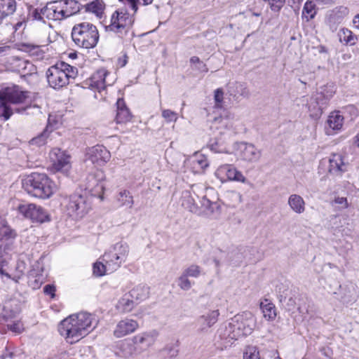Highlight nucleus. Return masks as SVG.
Listing matches in <instances>:
<instances>
[{"label":"nucleus","mask_w":359,"mask_h":359,"mask_svg":"<svg viewBox=\"0 0 359 359\" xmlns=\"http://www.w3.org/2000/svg\"><path fill=\"white\" fill-rule=\"evenodd\" d=\"M344 123V117L339 111H334L330 114L327 119V124L333 130H339Z\"/></svg>","instance_id":"42"},{"label":"nucleus","mask_w":359,"mask_h":359,"mask_svg":"<svg viewBox=\"0 0 359 359\" xmlns=\"http://www.w3.org/2000/svg\"><path fill=\"white\" fill-rule=\"evenodd\" d=\"M27 94V92L22 90L18 86L6 88L0 95V118L8 120L15 112V108L22 107L16 105L25 100Z\"/></svg>","instance_id":"4"},{"label":"nucleus","mask_w":359,"mask_h":359,"mask_svg":"<svg viewBox=\"0 0 359 359\" xmlns=\"http://www.w3.org/2000/svg\"><path fill=\"white\" fill-rule=\"evenodd\" d=\"M190 63L192 69L200 73H206L208 72L207 65L197 56L191 57L190 58Z\"/></svg>","instance_id":"51"},{"label":"nucleus","mask_w":359,"mask_h":359,"mask_svg":"<svg viewBox=\"0 0 359 359\" xmlns=\"http://www.w3.org/2000/svg\"><path fill=\"white\" fill-rule=\"evenodd\" d=\"M228 197L233 203V206L238 205L242 203L243 197L241 193L236 191H231L228 192Z\"/></svg>","instance_id":"57"},{"label":"nucleus","mask_w":359,"mask_h":359,"mask_svg":"<svg viewBox=\"0 0 359 359\" xmlns=\"http://www.w3.org/2000/svg\"><path fill=\"white\" fill-rule=\"evenodd\" d=\"M306 106L310 116L312 118H318L322 114L323 109L326 104L323 102L321 94H314L308 100Z\"/></svg>","instance_id":"26"},{"label":"nucleus","mask_w":359,"mask_h":359,"mask_svg":"<svg viewBox=\"0 0 359 359\" xmlns=\"http://www.w3.org/2000/svg\"><path fill=\"white\" fill-rule=\"evenodd\" d=\"M139 327L138 323L133 319L126 318L116 325L113 334L116 338H121L135 332Z\"/></svg>","instance_id":"22"},{"label":"nucleus","mask_w":359,"mask_h":359,"mask_svg":"<svg viewBox=\"0 0 359 359\" xmlns=\"http://www.w3.org/2000/svg\"><path fill=\"white\" fill-rule=\"evenodd\" d=\"M114 271H110L108 269V263L107 262H97L93 264V273L97 276H102L107 273H111Z\"/></svg>","instance_id":"45"},{"label":"nucleus","mask_w":359,"mask_h":359,"mask_svg":"<svg viewBox=\"0 0 359 359\" xmlns=\"http://www.w3.org/2000/svg\"><path fill=\"white\" fill-rule=\"evenodd\" d=\"M319 5H331L335 2V0H315Z\"/></svg>","instance_id":"64"},{"label":"nucleus","mask_w":359,"mask_h":359,"mask_svg":"<svg viewBox=\"0 0 359 359\" xmlns=\"http://www.w3.org/2000/svg\"><path fill=\"white\" fill-rule=\"evenodd\" d=\"M11 323L7 324L8 329L16 334H20L24 330L23 324L20 320H10Z\"/></svg>","instance_id":"54"},{"label":"nucleus","mask_w":359,"mask_h":359,"mask_svg":"<svg viewBox=\"0 0 359 359\" xmlns=\"http://www.w3.org/2000/svg\"><path fill=\"white\" fill-rule=\"evenodd\" d=\"M137 304L130 296L128 293H126L118 300L116 307L121 313H127L131 311Z\"/></svg>","instance_id":"33"},{"label":"nucleus","mask_w":359,"mask_h":359,"mask_svg":"<svg viewBox=\"0 0 359 359\" xmlns=\"http://www.w3.org/2000/svg\"><path fill=\"white\" fill-rule=\"evenodd\" d=\"M58 331L71 344L79 341L86 336L85 331H82L71 316L61 322Z\"/></svg>","instance_id":"11"},{"label":"nucleus","mask_w":359,"mask_h":359,"mask_svg":"<svg viewBox=\"0 0 359 359\" xmlns=\"http://www.w3.org/2000/svg\"><path fill=\"white\" fill-rule=\"evenodd\" d=\"M24 190L29 195L41 198H49L55 191L56 185L45 173L32 172L22 180Z\"/></svg>","instance_id":"2"},{"label":"nucleus","mask_w":359,"mask_h":359,"mask_svg":"<svg viewBox=\"0 0 359 359\" xmlns=\"http://www.w3.org/2000/svg\"><path fill=\"white\" fill-rule=\"evenodd\" d=\"M77 75V68L65 62H57L50 66L46 72L49 86L55 90L67 86Z\"/></svg>","instance_id":"3"},{"label":"nucleus","mask_w":359,"mask_h":359,"mask_svg":"<svg viewBox=\"0 0 359 359\" xmlns=\"http://www.w3.org/2000/svg\"><path fill=\"white\" fill-rule=\"evenodd\" d=\"M149 287L144 285H138L133 287L129 292L130 296L137 304L145 300L149 297Z\"/></svg>","instance_id":"34"},{"label":"nucleus","mask_w":359,"mask_h":359,"mask_svg":"<svg viewBox=\"0 0 359 359\" xmlns=\"http://www.w3.org/2000/svg\"><path fill=\"white\" fill-rule=\"evenodd\" d=\"M18 212L32 222L43 223L50 220L48 212L41 206L33 203L21 204L18 208Z\"/></svg>","instance_id":"14"},{"label":"nucleus","mask_w":359,"mask_h":359,"mask_svg":"<svg viewBox=\"0 0 359 359\" xmlns=\"http://www.w3.org/2000/svg\"><path fill=\"white\" fill-rule=\"evenodd\" d=\"M16 236L15 230L10 226L6 217L0 215V241L13 240Z\"/></svg>","instance_id":"30"},{"label":"nucleus","mask_w":359,"mask_h":359,"mask_svg":"<svg viewBox=\"0 0 359 359\" xmlns=\"http://www.w3.org/2000/svg\"><path fill=\"white\" fill-rule=\"evenodd\" d=\"M28 278V285L33 289L39 288L44 281L43 275H36L34 271L30 272Z\"/></svg>","instance_id":"47"},{"label":"nucleus","mask_w":359,"mask_h":359,"mask_svg":"<svg viewBox=\"0 0 359 359\" xmlns=\"http://www.w3.org/2000/svg\"><path fill=\"white\" fill-rule=\"evenodd\" d=\"M43 292L46 294L49 295L51 298H54L55 295V287L53 285H46L43 287Z\"/></svg>","instance_id":"62"},{"label":"nucleus","mask_w":359,"mask_h":359,"mask_svg":"<svg viewBox=\"0 0 359 359\" xmlns=\"http://www.w3.org/2000/svg\"><path fill=\"white\" fill-rule=\"evenodd\" d=\"M233 149L241 159L249 163L258 161L262 156L261 151L255 145L244 142H235Z\"/></svg>","instance_id":"17"},{"label":"nucleus","mask_w":359,"mask_h":359,"mask_svg":"<svg viewBox=\"0 0 359 359\" xmlns=\"http://www.w3.org/2000/svg\"><path fill=\"white\" fill-rule=\"evenodd\" d=\"M162 116L167 122H176L178 118L177 113L170 109H163Z\"/></svg>","instance_id":"55"},{"label":"nucleus","mask_w":359,"mask_h":359,"mask_svg":"<svg viewBox=\"0 0 359 359\" xmlns=\"http://www.w3.org/2000/svg\"><path fill=\"white\" fill-rule=\"evenodd\" d=\"M53 129L50 125V116L48 118V123L43 131L36 137L32 138L29 141V144L32 146L41 147L48 143V139L51 135Z\"/></svg>","instance_id":"31"},{"label":"nucleus","mask_w":359,"mask_h":359,"mask_svg":"<svg viewBox=\"0 0 359 359\" xmlns=\"http://www.w3.org/2000/svg\"><path fill=\"white\" fill-rule=\"evenodd\" d=\"M335 93V90L334 89V86H325L321 88L320 92H317L316 94H321L323 95V102L327 104V102L330 100L331 97Z\"/></svg>","instance_id":"52"},{"label":"nucleus","mask_w":359,"mask_h":359,"mask_svg":"<svg viewBox=\"0 0 359 359\" xmlns=\"http://www.w3.org/2000/svg\"><path fill=\"white\" fill-rule=\"evenodd\" d=\"M15 112L27 115H37L41 113V108L37 104H29L21 108H15Z\"/></svg>","instance_id":"48"},{"label":"nucleus","mask_w":359,"mask_h":359,"mask_svg":"<svg viewBox=\"0 0 359 359\" xmlns=\"http://www.w3.org/2000/svg\"><path fill=\"white\" fill-rule=\"evenodd\" d=\"M338 34L341 42H344L345 43L350 45L355 44L356 38L351 30L343 28L340 29Z\"/></svg>","instance_id":"44"},{"label":"nucleus","mask_w":359,"mask_h":359,"mask_svg":"<svg viewBox=\"0 0 359 359\" xmlns=\"http://www.w3.org/2000/svg\"><path fill=\"white\" fill-rule=\"evenodd\" d=\"M334 203L340 205L341 209L347 208L349 205L346 197L337 196L334 198Z\"/></svg>","instance_id":"60"},{"label":"nucleus","mask_w":359,"mask_h":359,"mask_svg":"<svg viewBox=\"0 0 359 359\" xmlns=\"http://www.w3.org/2000/svg\"><path fill=\"white\" fill-rule=\"evenodd\" d=\"M255 324L256 319L254 315L250 312H243L235 316L224 327L220 328L219 334L221 339L230 343L231 340L250 334L255 329Z\"/></svg>","instance_id":"1"},{"label":"nucleus","mask_w":359,"mask_h":359,"mask_svg":"<svg viewBox=\"0 0 359 359\" xmlns=\"http://www.w3.org/2000/svg\"><path fill=\"white\" fill-rule=\"evenodd\" d=\"M43 12V8H41L40 10H39L38 8H35L32 11L31 13L32 18L36 20H43V18L46 17L44 16Z\"/></svg>","instance_id":"59"},{"label":"nucleus","mask_w":359,"mask_h":359,"mask_svg":"<svg viewBox=\"0 0 359 359\" xmlns=\"http://www.w3.org/2000/svg\"><path fill=\"white\" fill-rule=\"evenodd\" d=\"M203 199H204L205 202L203 203V205L207 206L208 208L211 209L212 211H213V209L215 208H219V205H217V203H212L210 201H209L208 199H206L205 198Z\"/></svg>","instance_id":"63"},{"label":"nucleus","mask_w":359,"mask_h":359,"mask_svg":"<svg viewBox=\"0 0 359 359\" xmlns=\"http://www.w3.org/2000/svg\"><path fill=\"white\" fill-rule=\"evenodd\" d=\"M133 23V15L128 13L126 10L120 8L113 13L107 29L123 38L128 33Z\"/></svg>","instance_id":"7"},{"label":"nucleus","mask_w":359,"mask_h":359,"mask_svg":"<svg viewBox=\"0 0 359 359\" xmlns=\"http://www.w3.org/2000/svg\"><path fill=\"white\" fill-rule=\"evenodd\" d=\"M116 201L120 206L131 208L134 204L133 196L128 190H121L116 196Z\"/></svg>","instance_id":"40"},{"label":"nucleus","mask_w":359,"mask_h":359,"mask_svg":"<svg viewBox=\"0 0 359 359\" xmlns=\"http://www.w3.org/2000/svg\"><path fill=\"white\" fill-rule=\"evenodd\" d=\"M202 274V269L197 264H190L185 267L181 275L177 280V285L179 287L184 290H189L194 285V282L191 281L189 278H198Z\"/></svg>","instance_id":"18"},{"label":"nucleus","mask_w":359,"mask_h":359,"mask_svg":"<svg viewBox=\"0 0 359 359\" xmlns=\"http://www.w3.org/2000/svg\"><path fill=\"white\" fill-rule=\"evenodd\" d=\"M81 8V4L76 0H57L48 2L43 13L48 20H62L78 13Z\"/></svg>","instance_id":"5"},{"label":"nucleus","mask_w":359,"mask_h":359,"mask_svg":"<svg viewBox=\"0 0 359 359\" xmlns=\"http://www.w3.org/2000/svg\"><path fill=\"white\" fill-rule=\"evenodd\" d=\"M116 121L117 123H125L130 121L131 115L129 109L126 107L123 99H118L116 102Z\"/></svg>","instance_id":"32"},{"label":"nucleus","mask_w":359,"mask_h":359,"mask_svg":"<svg viewBox=\"0 0 359 359\" xmlns=\"http://www.w3.org/2000/svg\"><path fill=\"white\" fill-rule=\"evenodd\" d=\"M86 156L95 166H102L110 160L111 154L104 146L96 145L87 150Z\"/></svg>","instance_id":"19"},{"label":"nucleus","mask_w":359,"mask_h":359,"mask_svg":"<svg viewBox=\"0 0 359 359\" xmlns=\"http://www.w3.org/2000/svg\"><path fill=\"white\" fill-rule=\"evenodd\" d=\"M18 356L19 354L17 353V351L6 348L1 358V359H16Z\"/></svg>","instance_id":"58"},{"label":"nucleus","mask_w":359,"mask_h":359,"mask_svg":"<svg viewBox=\"0 0 359 359\" xmlns=\"http://www.w3.org/2000/svg\"><path fill=\"white\" fill-rule=\"evenodd\" d=\"M53 168L58 172L67 175L72 168L71 156L60 148H53L49 154Z\"/></svg>","instance_id":"16"},{"label":"nucleus","mask_w":359,"mask_h":359,"mask_svg":"<svg viewBox=\"0 0 359 359\" xmlns=\"http://www.w3.org/2000/svg\"><path fill=\"white\" fill-rule=\"evenodd\" d=\"M125 5L128 6L133 11L136 13L138 10V5L148 6L152 4L154 0H119Z\"/></svg>","instance_id":"49"},{"label":"nucleus","mask_w":359,"mask_h":359,"mask_svg":"<svg viewBox=\"0 0 359 359\" xmlns=\"http://www.w3.org/2000/svg\"><path fill=\"white\" fill-rule=\"evenodd\" d=\"M194 173H202L209 166L207 157L202 154L196 153L192 157L184 161Z\"/></svg>","instance_id":"25"},{"label":"nucleus","mask_w":359,"mask_h":359,"mask_svg":"<svg viewBox=\"0 0 359 359\" xmlns=\"http://www.w3.org/2000/svg\"><path fill=\"white\" fill-rule=\"evenodd\" d=\"M179 341L174 340L167 344L163 348L167 356L170 358H174L177 356L179 353Z\"/></svg>","instance_id":"46"},{"label":"nucleus","mask_w":359,"mask_h":359,"mask_svg":"<svg viewBox=\"0 0 359 359\" xmlns=\"http://www.w3.org/2000/svg\"><path fill=\"white\" fill-rule=\"evenodd\" d=\"M339 14V15L337 17L338 18H342L344 15H345L347 13V9L344 7H339L336 8L334 10L332 11V13L330 14V18H332V16H335L337 14Z\"/></svg>","instance_id":"61"},{"label":"nucleus","mask_w":359,"mask_h":359,"mask_svg":"<svg viewBox=\"0 0 359 359\" xmlns=\"http://www.w3.org/2000/svg\"><path fill=\"white\" fill-rule=\"evenodd\" d=\"M86 12L92 13L99 16L102 13L103 6L99 0L93 1L85 6Z\"/></svg>","instance_id":"50"},{"label":"nucleus","mask_w":359,"mask_h":359,"mask_svg":"<svg viewBox=\"0 0 359 359\" xmlns=\"http://www.w3.org/2000/svg\"><path fill=\"white\" fill-rule=\"evenodd\" d=\"M180 203L182 207L191 212L196 213L198 210V206L189 191H184L182 193Z\"/></svg>","instance_id":"36"},{"label":"nucleus","mask_w":359,"mask_h":359,"mask_svg":"<svg viewBox=\"0 0 359 359\" xmlns=\"http://www.w3.org/2000/svg\"><path fill=\"white\" fill-rule=\"evenodd\" d=\"M129 250V245L126 242H118L104 253L103 261L108 263L110 271H116L126 262Z\"/></svg>","instance_id":"9"},{"label":"nucleus","mask_w":359,"mask_h":359,"mask_svg":"<svg viewBox=\"0 0 359 359\" xmlns=\"http://www.w3.org/2000/svg\"><path fill=\"white\" fill-rule=\"evenodd\" d=\"M243 359H260L257 347L248 346L244 352Z\"/></svg>","instance_id":"53"},{"label":"nucleus","mask_w":359,"mask_h":359,"mask_svg":"<svg viewBox=\"0 0 359 359\" xmlns=\"http://www.w3.org/2000/svg\"><path fill=\"white\" fill-rule=\"evenodd\" d=\"M105 175L102 170H97L86 178L84 189L95 197L102 198Z\"/></svg>","instance_id":"12"},{"label":"nucleus","mask_w":359,"mask_h":359,"mask_svg":"<svg viewBox=\"0 0 359 359\" xmlns=\"http://www.w3.org/2000/svg\"><path fill=\"white\" fill-rule=\"evenodd\" d=\"M20 307L16 300H8L4 302L1 316L6 321L14 319L20 313Z\"/></svg>","instance_id":"29"},{"label":"nucleus","mask_w":359,"mask_h":359,"mask_svg":"<svg viewBox=\"0 0 359 359\" xmlns=\"http://www.w3.org/2000/svg\"><path fill=\"white\" fill-rule=\"evenodd\" d=\"M26 269V264L24 261L17 260L9 264L7 257H4V263L0 266V276L4 279H11L15 283L24 277Z\"/></svg>","instance_id":"10"},{"label":"nucleus","mask_w":359,"mask_h":359,"mask_svg":"<svg viewBox=\"0 0 359 359\" xmlns=\"http://www.w3.org/2000/svg\"><path fill=\"white\" fill-rule=\"evenodd\" d=\"M208 147L215 153H228L226 147L219 144L217 141L210 142Z\"/></svg>","instance_id":"56"},{"label":"nucleus","mask_w":359,"mask_h":359,"mask_svg":"<svg viewBox=\"0 0 359 359\" xmlns=\"http://www.w3.org/2000/svg\"><path fill=\"white\" fill-rule=\"evenodd\" d=\"M215 108L216 109H222V113L219 117L214 118L215 124H221L225 128H230L232 126V120L233 114L224 109V92L222 88H217L214 92Z\"/></svg>","instance_id":"15"},{"label":"nucleus","mask_w":359,"mask_h":359,"mask_svg":"<svg viewBox=\"0 0 359 359\" xmlns=\"http://www.w3.org/2000/svg\"><path fill=\"white\" fill-rule=\"evenodd\" d=\"M15 11V0H0V13L4 18L9 15L13 14Z\"/></svg>","instance_id":"41"},{"label":"nucleus","mask_w":359,"mask_h":359,"mask_svg":"<svg viewBox=\"0 0 359 359\" xmlns=\"http://www.w3.org/2000/svg\"><path fill=\"white\" fill-rule=\"evenodd\" d=\"M71 316L74 318V320L77 323L78 326L82 329V331H85L86 335L93 330L97 325V320L95 316L87 312H81Z\"/></svg>","instance_id":"23"},{"label":"nucleus","mask_w":359,"mask_h":359,"mask_svg":"<svg viewBox=\"0 0 359 359\" xmlns=\"http://www.w3.org/2000/svg\"><path fill=\"white\" fill-rule=\"evenodd\" d=\"M158 337V331L151 330L136 334L133 337V341L136 348L146 351L155 344Z\"/></svg>","instance_id":"20"},{"label":"nucleus","mask_w":359,"mask_h":359,"mask_svg":"<svg viewBox=\"0 0 359 359\" xmlns=\"http://www.w3.org/2000/svg\"><path fill=\"white\" fill-rule=\"evenodd\" d=\"M219 316V310L217 309L210 311L206 314L200 316L197 320L198 330L201 332L207 331L217 323Z\"/></svg>","instance_id":"27"},{"label":"nucleus","mask_w":359,"mask_h":359,"mask_svg":"<svg viewBox=\"0 0 359 359\" xmlns=\"http://www.w3.org/2000/svg\"><path fill=\"white\" fill-rule=\"evenodd\" d=\"M229 92L231 96L236 99L240 97H248L250 93L245 83H235L229 86Z\"/></svg>","instance_id":"37"},{"label":"nucleus","mask_w":359,"mask_h":359,"mask_svg":"<svg viewBox=\"0 0 359 359\" xmlns=\"http://www.w3.org/2000/svg\"><path fill=\"white\" fill-rule=\"evenodd\" d=\"M348 170V164L344 161L343 156L339 154H332L329 159L328 172L330 174L341 177Z\"/></svg>","instance_id":"24"},{"label":"nucleus","mask_w":359,"mask_h":359,"mask_svg":"<svg viewBox=\"0 0 359 359\" xmlns=\"http://www.w3.org/2000/svg\"><path fill=\"white\" fill-rule=\"evenodd\" d=\"M99 36L96 26L87 22L75 25L72 30V38L75 44L86 49L94 48Z\"/></svg>","instance_id":"6"},{"label":"nucleus","mask_w":359,"mask_h":359,"mask_svg":"<svg viewBox=\"0 0 359 359\" xmlns=\"http://www.w3.org/2000/svg\"><path fill=\"white\" fill-rule=\"evenodd\" d=\"M215 177L222 183L227 182H238L244 184L248 183L243 173L237 170L232 164H223L219 166L215 172Z\"/></svg>","instance_id":"13"},{"label":"nucleus","mask_w":359,"mask_h":359,"mask_svg":"<svg viewBox=\"0 0 359 359\" xmlns=\"http://www.w3.org/2000/svg\"><path fill=\"white\" fill-rule=\"evenodd\" d=\"M317 13L316 6L313 1L307 0L303 7L302 18L306 22L313 19Z\"/></svg>","instance_id":"39"},{"label":"nucleus","mask_w":359,"mask_h":359,"mask_svg":"<svg viewBox=\"0 0 359 359\" xmlns=\"http://www.w3.org/2000/svg\"><path fill=\"white\" fill-rule=\"evenodd\" d=\"M109 74V73L105 69H100L86 81V85L100 93L105 89L107 86L111 85V83L107 80Z\"/></svg>","instance_id":"21"},{"label":"nucleus","mask_w":359,"mask_h":359,"mask_svg":"<svg viewBox=\"0 0 359 359\" xmlns=\"http://www.w3.org/2000/svg\"><path fill=\"white\" fill-rule=\"evenodd\" d=\"M90 209V203L86 196L81 194H72L67 198L65 202L67 214L75 220L83 218Z\"/></svg>","instance_id":"8"},{"label":"nucleus","mask_w":359,"mask_h":359,"mask_svg":"<svg viewBox=\"0 0 359 359\" xmlns=\"http://www.w3.org/2000/svg\"><path fill=\"white\" fill-rule=\"evenodd\" d=\"M287 203L291 210L297 214H302L305 211V201L298 194L290 195Z\"/></svg>","instance_id":"35"},{"label":"nucleus","mask_w":359,"mask_h":359,"mask_svg":"<svg viewBox=\"0 0 359 359\" xmlns=\"http://www.w3.org/2000/svg\"><path fill=\"white\" fill-rule=\"evenodd\" d=\"M264 317L268 320H273L276 317V309L275 305L268 299H264L260 304Z\"/></svg>","instance_id":"38"},{"label":"nucleus","mask_w":359,"mask_h":359,"mask_svg":"<svg viewBox=\"0 0 359 359\" xmlns=\"http://www.w3.org/2000/svg\"><path fill=\"white\" fill-rule=\"evenodd\" d=\"M22 49L29 53L30 55L37 57L38 58H43L44 51L42 50L41 46L34 45L32 43H22Z\"/></svg>","instance_id":"43"},{"label":"nucleus","mask_w":359,"mask_h":359,"mask_svg":"<svg viewBox=\"0 0 359 359\" xmlns=\"http://www.w3.org/2000/svg\"><path fill=\"white\" fill-rule=\"evenodd\" d=\"M12 70L23 76L32 74L35 71L34 66L27 60L17 57H12Z\"/></svg>","instance_id":"28"}]
</instances>
